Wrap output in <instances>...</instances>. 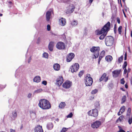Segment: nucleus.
I'll list each match as a JSON object with an SVG mask.
<instances>
[{
    "label": "nucleus",
    "instance_id": "obj_1",
    "mask_svg": "<svg viewBox=\"0 0 132 132\" xmlns=\"http://www.w3.org/2000/svg\"><path fill=\"white\" fill-rule=\"evenodd\" d=\"M38 105L43 110L48 109L51 107V104L49 101L45 99H41L39 100Z\"/></svg>",
    "mask_w": 132,
    "mask_h": 132
},
{
    "label": "nucleus",
    "instance_id": "obj_2",
    "mask_svg": "<svg viewBox=\"0 0 132 132\" xmlns=\"http://www.w3.org/2000/svg\"><path fill=\"white\" fill-rule=\"evenodd\" d=\"M110 23L109 22H108L101 30H97L96 31V34L97 35H100L105 32H108L110 29Z\"/></svg>",
    "mask_w": 132,
    "mask_h": 132
},
{
    "label": "nucleus",
    "instance_id": "obj_3",
    "mask_svg": "<svg viewBox=\"0 0 132 132\" xmlns=\"http://www.w3.org/2000/svg\"><path fill=\"white\" fill-rule=\"evenodd\" d=\"M100 50V47H99L93 46L90 49V51L94 53V55L95 59L98 57Z\"/></svg>",
    "mask_w": 132,
    "mask_h": 132
},
{
    "label": "nucleus",
    "instance_id": "obj_4",
    "mask_svg": "<svg viewBox=\"0 0 132 132\" xmlns=\"http://www.w3.org/2000/svg\"><path fill=\"white\" fill-rule=\"evenodd\" d=\"M114 39L112 36H107L105 39L106 45L107 46H111L113 43Z\"/></svg>",
    "mask_w": 132,
    "mask_h": 132
},
{
    "label": "nucleus",
    "instance_id": "obj_5",
    "mask_svg": "<svg viewBox=\"0 0 132 132\" xmlns=\"http://www.w3.org/2000/svg\"><path fill=\"white\" fill-rule=\"evenodd\" d=\"M90 76L89 74H87L85 79V84L86 86H90L92 84L93 82V79Z\"/></svg>",
    "mask_w": 132,
    "mask_h": 132
},
{
    "label": "nucleus",
    "instance_id": "obj_6",
    "mask_svg": "<svg viewBox=\"0 0 132 132\" xmlns=\"http://www.w3.org/2000/svg\"><path fill=\"white\" fill-rule=\"evenodd\" d=\"M88 114L90 116L95 117H97L98 115V111L96 109H94L90 110L88 112Z\"/></svg>",
    "mask_w": 132,
    "mask_h": 132
},
{
    "label": "nucleus",
    "instance_id": "obj_7",
    "mask_svg": "<svg viewBox=\"0 0 132 132\" xmlns=\"http://www.w3.org/2000/svg\"><path fill=\"white\" fill-rule=\"evenodd\" d=\"M75 9V7L73 4L70 5L68 9H67L66 12L67 14H70L72 13Z\"/></svg>",
    "mask_w": 132,
    "mask_h": 132
},
{
    "label": "nucleus",
    "instance_id": "obj_8",
    "mask_svg": "<svg viewBox=\"0 0 132 132\" xmlns=\"http://www.w3.org/2000/svg\"><path fill=\"white\" fill-rule=\"evenodd\" d=\"M101 124V122L99 121H96L93 122L91 125V127L94 129L98 128Z\"/></svg>",
    "mask_w": 132,
    "mask_h": 132
},
{
    "label": "nucleus",
    "instance_id": "obj_9",
    "mask_svg": "<svg viewBox=\"0 0 132 132\" xmlns=\"http://www.w3.org/2000/svg\"><path fill=\"white\" fill-rule=\"evenodd\" d=\"M79 68V64L77 63H75L71 67V72L72 73L76 72L78 70Z\"/></svg>",
    "mask_w": 132,
    "mask_h": 132
},
{
    "label": "nucleus",
    "instance_id": "obj_10",
    "mask_svg": "<svg viewBox=\"0 0 132 132\" xmlns=\"http://www.w3.org/2000/svg\"><path fill=\"white\" fill-rule=\"evenodd\" d=\"M56 47L59 50H64L65 48L64 44L62 42H58L56 45Z\"/></svg>",
    "mask_w": 132,
    "mask_h": 132
},
{
    "label": "nucleus",
    "instance_id": "obj_11",
    "mask_svg": "<svg viewBox=\"0 0 132 132\" xmlns=\"http://www.w3.org/2000/svg\"><path fill=\"white\" fill-rule=\"evenodd\" d=\"M72 85V82L69 81H67L63 85V87L65 88L68 89L71 87Z\"/></svg>",
    "mask_w": 132,
    "mask_h": 132
},
{
    "label": "nucleus",
    "instance_id": "obj_12",
    "mask_svg": "<svg viewBox=\"0 0 132 132\" xmlns=\"http://www.w3.org/2000/svg\"><path fill=\"white\" fill-rule=\"evenodd\" d=\"M59 22L60 25L62 26H64L66 24V20L65 18L62 17L59 19Z\"/></svg>",
    "mask_w": 132,
    "mask_h": 132
},
{
    "label": "nucleus",
    "instance_id": "obj_13",
    "mask_svg": "<svg viewBox=\"0 0 132 132\" xmlns=\"http://www.w3.org/2000/svg\"><path fill=\"white\" fill-rule=\"evenodd\" d=\"M56 84L60 86L62 84L63 81V79L62 76H60L56 80Z\"/></svg>",
    "mask_w": 132,
    "mask_h": 132
},
{
    "label": "nucleus",
    "instance_id": "obj_14",
    "mask_svg": "<svg viewBox=\"0 0 132 132\" xmlns=\"http://www.w3.org/2000/svg\"><path fill=\"white\" fill-rule=\"evenodd\" d=\"M75 56L74 54L72 53L68 54L67 57V61L68 62H70L74 58Z\"/></svg>",
    "mask_w": 132,
    "mask_h": 132
},
{
    "label": "nucleus",
    "instance_id": "obj_15",
    "mask_svg": "<svg viewBox=\"0 0 132 132\" xmlns=\"http://www.w3.org/2000/svg\"><path fill=\"white\" fill-rule=\"evenodd\" d=\"M121 70H116L113 71L112 72L113 76L114 78L118 77L120 74Z\"/></svg>",
    "mask_w": 132,
    "mask_h": 132
},
{
    "label": "nucleus",
    "instance_id": "obj_16",
    "mask_svg": "<svg viewBox=\"0 0 132 132\" xmlns=\"http://www.w3.org/2000/svg\"><path fill=\"white\" fill-rule=\"evenodd\" d=\"M55 45V43L53 42H50L48 44V48L49 50L52 51L53 50V49Z\"/></svg>",
    "mask_w": 132,
    "mask_h": 132
},
{
    "label": "nucleus",
    "instance_id": "obj_17",
    "mask_svg": "<svg viewBox=\"0 0 132 132\" xmlns=\"http://www.w3.org/2000/svg\"><path fill=\"white\" fill-rule=\"evenodd\" d=\"M106 73H104L100 79V81L102 80H104L105 81H107L108 79V77H106Z\"/></svg>",
    "mask_w": 132,
    "mask_h": 132
},
{
    "label": "nucleus",
    "instance_id": "obj_18",
    "mask_svg": "<svg viewBox=\"0 0 132 132\" xmlns=\"http://www.w3.org/2000/svg\"><path fill=\"white\" fill-rule=\"evenodd\" d=\"M52 12V10L48 11L46 13V19L47 21H49L50 18L51 14V13Z\"/></svg>",
    "mask_w": 132,
    "mask_h": 132
},
{
    "label": "nucleus",
    "instance_id": "obj_19",
    "mask_svg": "<svg viewBox=\"0 0 132 132\" xmlns=\"http://www.w3.org/2000/svg\"><path fill=\"white\" fill-rule=\"evenodd\" d=\"M35 132H43L42 126L40 125L37 126L35 129Z\"/></svg>",
    "mask_w": 132,
    "mask_h": 132
},
{
    "label": "nucleus",
    "instance_id": "obj_20",
    "mask_svg": "<svg viewBox=\"0 0 132 132\" xmlns=\"http://www.w3.org/2000/svg\"><path fill=\"white\" fill-rule=\"evenodd\" d=\"M53 68L55 70L58 71L60 70V65L58 63H55L53 65Z\"/></svg>",
    "mask_w": 132,
    "mask_h": 132
},
{
    "label": "nucleus",
    "instance_id": "obj_21",
    "mask_svg": "<svg viewBox=\"0 0 132 132\" xmlns=\"http://www.w3.org/2000/svg\"><path fill=\"white\" fill-rule=\"evenodd\" d=\"M12 119L13 120H15L17 116V113L15 110L13 111L12 113Z\"/></svg>",
    "mask_w": 132,
    "mask_h": 132
},
{
    "label": "nucleus",
    "instance_id": "obj_22",
    "mask_svg": "<svg viewBox=\"0 0 132 132\" xmlns=\"http://www.w3.org/2000/svg\"><path fill=\"white\" fill-rule=\"evenodd\" d=\"M33 80L35 82H39L40 81V77L39 76H36L34 78Z\"/></svg>",
    "mask_w": 132,
    "mask_h": 132
},
{
    "label": "nucleus",
    "instance_id": "obj_23",
    "mask_svg": "<svg viewBox=\"0 0 132 132\" xmlns=\"http://www.w3.org/2000/svg\"><path fill=\"white\" fill-rule=\"evenodd\" d=\"M53 125L51 122L48 123L47 125V128L49 130L52 129L53 127Z\"/></svg>",
    "mask_w": 132,
    "mask_h": 132
},
{
    "label": "nucleus",
    "instance_id": "obj_24",
    "mask_svg": "<svg viewBox=\"0 0 132 132\" xmlns=\"http://www.w3.org/2000/svg\"><path fill=\"white\" fill-rule=\"evenodd\" d=\"M66 106V104L65 102H61L59 105V107L61 109H63Z\"/></svg>",
    "mask_w": 132,
    "mask_h": 132
},
{
    "label": "nucleus",
    "instance_id": "obj_25",
    "mask_svg": "<svg viewBox=\"0 0 132 132\" xmlns=\"http://www.w3.org/2000/svg\"><path fill=\"white\" fill-rule=\"evenodd\" d=\"M71 25L74 26H76L78 24V22L76 20H74L71 22Z\"/></svg>",
    "mask_w": 132,
    "mask_h": 132
},
{
    "label": "nucleus",
    "instance_id": "obj_26",
    "mask_svg": "<svg viewBox=\"0 0 132 132\" xmlns=\"http://www.w3.org/2000/svg\"><path fill=\"white\" fill-rule=\"evenodd\" d=\"M105 60L108 62L111 61L112 60V57L110 55L106 56L105 58Z\"/></svg>",
    "mask_w": 132,
    "mask_h": 132
},
{
    "label": "nucleus",
    "instance_id": "obj_27",
    "mask_svg": "<svg viewBox=\"0 0 132 132\" xmlns=\"http://www.w3.org/2000/svg\"><path fill=\"white\" fill-rule=\"evenodd\" d=\"M105 54V51H102L99 56L98 59H100V60H101L102 57L104 56Z\"/></svg>",
    "mask_w": 132,
    "mask_h": 132
},
{
    "label": "nucleus",
    "instance_id": "obj_28",
    "mask_svg": "<svg viewBox=\"0 0 132 132\" xmlns=\"http://www.w3.org/2000/svg\"><path fill=\"white\" fill-rule=\"evenodd\" d=\"M107 33V32H105L101 35L99 38L100 39V40L103 39L106 36Z\"/></svg>",
    "mask_w": 132,
    "mask_h": 132
},
{
    "label": "nucleus",
    "instance_id": "obj_29",
    "mask_svg": "<svg viewBox=\"0 0 132 132\" xmlns=\"http://www.w3.org/2000/svg\"><path fill=\"white\" fill-rule=\"evenodd\" d=\"M126 96L125 95L123 96L121 98V103L122 104L125 103L126 100Z\"/></svg>",
    "mask_w": 132,
    "mask_h": 132
},
{
    "label": "nucleus",
    "instance_id": "obj_30",
    "mask_svg": "<svg viewBox=\"0 0 132 132\" xmlns=\"http://www.w3.org/2000/svg\"><path fill=\"white\" fill-rule=\"evenodd\" d=\"M131 108H128V109L127 113L126 114L127 116H128L129 117L130 116L131 114Z\"/></svg>",
    "mask_w": 132,
    "mask_h": 132
},
{
    "label": "nucleus",
    "instance_id": "obj_31",
    "mask_svg": "<svg viewBox=\"0 0 132 132\" xmlns=\"http://www.w3.org/2000/svg\"><path fill=\"white\" fill-rule=\"evenodd\" d=\"M125 110V107L124 106H123L121 108L120 111L121 112V113H123V112H124Z\"/></svg>",
    "mask_w": 132,
    "mask_h": 132
},
{
    "label": "nucleus",
    "instance_id": "obj_32",
    "mask_svg": "<svg viewBox=\"0 0 132 132\" xmlns=\"http://www.w3.org/2000/svg\"><path fill=\"white\" fill-rule=\"evenodd\" d=\"M124 118V116L123 115H122L120 116L118 119L117 120V121H119L120 122H121L122 121Z\"/></svg>",
    "mask_w": 132,
    "mask_h": 132
},
{
    "label": "nucleus",
    "instance_id": "obj_33",
    "mask_svg": "<svg viewBox=\"0 0 132 132\" xmlns=\"http://www.w3.org/2000/svg\"><path fill=\"white\" fill-rule=\"evenodd\" d=\"M48 54L45 52L43 54V57L46 59H47L48 58Z\"/></svg>",
    "mask_w": 132,
    "mask_h": 132
},
{
    "label": "nucleus",
    "instance_id": "obj_34",
    "mask_svg": "<svg viewBox=\"0 0 132 132\" xmlns=\"http://www.w3.org/2000/svg\"><path fill=\"white\" fill-rule=\"evenodd\" d=\"M123 59V56L122 55L121 56V57H119L118 59V62L119 63H120L122 61Z\"/></svg>",
    "mask_w": 132,
    "mask_h": 132
},
{
    "label": "nucleus",
    "instance_id": "obj_35",
    "mask_svg": "<svg viewBox=\"0 0 132 132\" xmlns=\"http://www.w3.org/2000/svg\"><path fill=\"white\" fill-rule=\"evenodd\" d=\"M98 92L97 89H95L91 92V93L92 94H96Z\"/></svg>",
    "mask_w": 132,
    "mask_h": 132
},
{
    "label": "nucleus",
    "instance_id": "obj_36",
    "mask_svg": "<svg viewBox=\"0 0 132 132\" xmlns=\"http://www.w3.org/2000/svg\"><path fill=\"white\" fill-rule=\"evenodd\" d=\"M122 29V27L121 26H120L118 28V31L119 32V34H121V30Z\"/></svg>",
    "mask_w": 132,
    "mask_h": 132
},
{
    "label": "nucleus",
    "instance_id": "obj_37",
    "mask_svg": "<svg viewBox=\"0 0 132 132\" xmlns=\"http://www.w3.org/2000/svg\"><path fill=\"white\" fill-rule=\"evenodd\" d=\"M42 90V89H40L35 90L34 91V93H38L41 92Z\"/></svg>",
    "mask_w": 132,
    "mask_h": 132
},
{
    "label": "nucleus",
    "instance_id": "obj_38",
    "mask_svg": "<svg viewBox=\"0 0 132 132\" xmlns=\"http://www.w3.org/2000/svg\"><path fill=\"white\" fill-rule=\"evenodd\" d=\"M84 72V71L82 70L79 73V76L80 77H81L82 75L83 74Z\"/></svg>",
    "mask_w": 132,
    "mask_h": 132
},
{
    "label": "nucleus",
    "instance_id": "obj_39",
    "mask_svg": "<svg viewBox=\"0 0 132 132\" xmlns=\"http://www.w3.org/2000/svg\"><path fill=\"white\" fill-rule=\"evenodd\" d=\"M127 65V63L126 61H125L124 63V64L123 65V69L124 68H126V67Z\"/></svg>",
    "mask_w": 132,
    "mask_h": 132
},
{
    "label": "nucleus",
    "instance_id": "obj_40",
    "mask_svg": "<svg viewBox=\"0 0 132 132\" xmlns=\"http://www.w3.org/2000/svg\"><path fill=\"white\" fill-rule=\"evenodd\" d=\"M100 106V104L98 102H96L95 104V106L96 108H98L99 107V106Z\"/></svg>",
    "mask_w": 132,
    "mask_h": 132
},
{
    "label": "nucleus",
    "instance_id": "obj_41",
    "mask_svg": "<svg viewBox=\"0 0 132 132\" xmlns=\"http://www.w3.org/2000/svg\"><path fill=\"white\" fill-rule=\"evenodd\" d=\"M73 116V114L72 112H71L67 116V118H71Z\"/></svg>",
    "mask_w": 132,
    "mask_h": 132
},
{
    "label": "nucleus",
    "instance_id": "obj_42",
    "mask_svg": "<svg viewBox=\"0 0 132 132\" xmlns=\"http://www.w3.org/2000/svg\"><path fill=\"white\" fill-rule=\"evenodd\" d=\"M87 28H85L84 29V35L86 36L87 35Z\"/></svg>",
    "mask_w": 132,
    "mask_h": 132
},
{
    "label": "nucleus",
    "instance_id": "obj_43",
    "mask_svg": "<svg viewBox=\"0 0 132 132\" xmlns=\"http://www.w3.org/2000/svg\"><path fill=\"white\" fill-rule=\"evenodd\" d=\"M128 122L129 123L130 125L132 123V118H129L128 120Z\"/></svg>",
    "mask_w": 132,
    "mask_h": 132
},
{
    "label": "nucleus",
    "instance_id": "obj_44",
    "mask_svg": "<svg viewBox=\"0 0 132 132\" xmlns=\"http://www.w3.org/2000/svg\"><path fill=\"white\" fill-rule=\"evenodd\" d=\"M47 30L48 31H50L51 29V27L50 25L49 24H48L47 25Z\"/></svg>",
    "mask_w": 132,
    "mask_h": 132
},
{
    "label": "nucleus",
    "instance_id": "obj_45",
    "mask_svg": "<svg viewBox=\"0 0 132 132\" xmlns=\"http://www.w3.org/2000/svg\"><path fill=\"white\" fill-rule=\"evenodd\" d=\"M67 130V129L65 128H63L61 131V132H65Z\"/></svg>",
    "mask_w": 132,
    "mask_h": 132
},
{
    "label": "nucleus",
    "instance_id": "obj_46",
    "mask_svg": "<svg viewBox=\"0 0 132 132\" xmlns=\"http://www.w3.org/2000/svg\"><path fill=\"white\" fill-rule=\"evenodd\" d=\"M125 83V81L124 80V78H122L121 80V83L122 84H124Z\"/></svg>",
    "mask_w": 132,
    "mask_h": 132
},
{
    "label": "nucleus",
    "instance_id": "obj_47",
    "mask_svg": "<svg viewBox=\"0 0 132 132\" xmlns=\"http://www.w3.org/2000/svg\"><path fill=\"white\" fill-rule=\"evenodd\" d=\"M42 83L44 85H46L47 84V82L46 81L44 80L42 82Z\"/></svg>",
    "mask_w": 132,
    "mask_h": 132
},
{
    "label": "nucleus",
    "instance_id": "obj_48",
    "mask_svg": "<svg viewBox=\"0 0 132 132\" xmlns=\"http://www.w3.org/2000/svg\"><path fill=\"white\" fill-rule=\"evenodd\" d=\"M40 37H39L37 39V41L36 42V43L37 44H39L40 42Z\"/></svg>",
    "mask_w": 132,
    "mask_h": 132
},
{
    "label": "nucleus",
    "instance_id": "obj_49",
    "mask_svg": "<svg viewBox=\"0 0 132 132\" xmlns=\"http://www.w3.org/2000/svg\"><path fill=\"white\" fill-rule=\"evenodd\" d=\"M117 20L118 23L119 24H120V20L119 18H117Z\"/></svg>",
    "mask_w": 132,
    "mask_h": 132
},
{
    "label": "nucleus",
    "instance_id": "obj_50",
    "mask_svg": "<svg viewBox=\"0 0 132 132\" xmlns=\"http://www.w3.org/2000/svg\"><path fill=\"white\" fill-rule=\"evenodd\" d=\"M31 95L32 94L31 93H29L27 97L28 98H30L31 97Z\"/></svg>",
    "mask_w": 132,
    "mask_h": 132
},
{
    "label": "nucleus",
    "instance_id": "obj_51",
    "mask_svg": "<svg viewBox=\"0 0 132 132\" xmlns=\"http://www.w3.org/2000/svg\"><path fill=\"white\" fill-rule=\"evenodd\" d=\"M127 70L126 68H125L124 70L123 74H126L127 72Z\"/></svg>",
    "mask_w": 132,
    "mask_h": 132
},
{
    "label": "nucleus",
    "instance_id": "obj_52",
    "mask_svg": "<svg viewBox=\"0 0 132 132\" xmlns=\"http://www.w3.org/2000/svg\"><path fill=\"white\" fill-rule=\"evenodd\" d=\"M122 113H121V112L119 110V111L118 113V115L119 116L121 115Z\"/></svg>",
    "mask_w": 132,
    "mask_h": 132
},
{
    "label": "nucleus",
    "instance_id": "obj_53",
    "mask_svg": "<svg viewBox=\"0 0 132 132\" xmlns=\"http://www.w3.org/2000/svg\"><path fill=\"white\" fill-rule=\"evenodd\" d=\"M31 57H29L28 61V63H29L31 61Z\"/></svg>",
    "mask_w": 132,
    "mask_h": 132
},
{
    "label": "nucleus",
    "instance_id": "obj_54",
    "mask_svg": "<svg viewBox=\"0 0 132 132\" xmlns=\"http://www.w3.org/2000/svg\"><path fill=\"white\" fill-rule=\"evenodd\" d=\"M93 1V0H89V3H90V5L91 4Z\"/></svg>",
    "mask_w": 132,
    "mask_h": 132
},
{
    "label": "nucleus",
    "instance_id": "obj_55",
    "mask_svg": "<svg viewBox=\"0 0 132 132\" xmlns=\"http://www.w3.org/2000/svg\"><path fill=\"white\" fill-rule=\"evenodd\" d=\"M126 59H127V54H126V53L125 54V57H124V60H126Z\"/></svg>",
    "mask_w": 132,
    "mask_h": 132
},
{
    "label": "nucleus",
    "instance_id": "obj_56",
    "mask_svg": "<svg viewBox=\"0 0 132 132\" xmlns=\"http://www.w3.org/2000/svg\"><path fill=\"white\" fill-rule=\"evenodd\" d=\"M118 132H125V131L122 129H120Z\"/></svg>",
    "mask_w": 132,
    "mask_h": 132
},
{
    "label": "nucleus",
    "instance_id": "obj_57",
    "mask_svg": "<svg viewBox=\"0 0 132 132\" xmlns=\"http://www.w3.org/2000/svg\"><path fill=\"white\" fill-rule=\"evenodd\" d=\"M9 3L10 4V5H9V7H11L12 5V2H11V1H10L9 2Z\"/></svg>",
    "mask_w": 132,
    "mask_h": 132
},
{
    "label": "nucleus",
    "instance_id": "obj_58",
    "mask_svg": "<svg viewBox=\"0 0 132 132\" xmlns=\"http://www.w3.org/2000/svg\"><path fill=\"white\" fill-rule=\"evenodd\" d=\"M122 11H123V13L124 15V16L126 18V16L125 14V12L124 11L123 9L122 10Z\"/></svg>",
    "mask_w": 132,
    "mask_h": 132
},
{
    "label": "nucleus",
    "instance_id": "obj_59",
    "mask_svg": "<svg viewBox=\"0 0 132 132\" xmlns=\"http://www.w3.org/2000/svg\"><path fill=\"white\" fill-rule=\"evenodd\" d=\"M125 87L126 88H127L128 87V86L127 84H125Z\"/></svg>",
    "mask_w": 132,
    "mask_h": 132
},
{
    "label": "nucleus",
    "instance_id": "obj_60",
    "mask_svg": "<svg viewBox=\"0 0 132 132\" xmlns=\"http://www.w3.org/2000/svg\"><path fill=\"white\" fill-rule=\"evenodd\" d=\"M10 131L11 132H15V131L12 129H10Z\"/></svg>",
    "mask_w": 132,
    "mask_h": 132
},
{
    "label": "nucleus",
    "instance_id": "obj_61",
    "mask_svg": "<svg viewBox=\"0 0 132 132\" xmlns=\"http://www.w3.org/2000/svg\"><path fill=\"white\" fill-rule=\"evenodd\" d=\"M23 125L22 124L21 126V127L20 128V129H22V128H23Z\"/></svg>",
    "mask_w": 132,
    "mask_h": 132
},
{
    "label": "nucleus",
    "instance_id": "obj_62",
    "mask_svg": "<svg viewBox=\"0 0 132 132\" xmlns=\"http://www.w3.org/2000/svg\"><path fill=\"white\" fill-rule=\"evenodd\" d=\"M120 89L121 90H122V91H125V90L123 88H121Z\"/></svg>",
    "mask_w": 132,
    "mask_h": 132
},
{
    "label": "nucleus",
    "instance_id": "obj_63",
    "mask_svg": "<svg viewBox=\"0 0 132 132\" xmlns=\"http://www.w3.org/2000/svg\"><path fill=\"white\" fill-rule=\"evenodd\" d=\"M116 26V24H115V26H114V33L115 34L116 33V30L115 29V27Z\"/></svg>",
    "mask_w": 132,
    "mask_h": 132
},
{
    "label": "nucleus",
    "instance_id": "obj_64",
    "mask_svg": "<svg viewBox=\"0 0 132 132\" xmlns=\"http://www.w3.org/2000/svg\"><path fill=\"white\" fill-rule=\"evenodd\" d=\"M130 69L129 68L128 69V71H127L128 73L129 72H130Z\"/></svg>",
    "mask_w": 132,
    "mask_h": 132
}]
</instances>
